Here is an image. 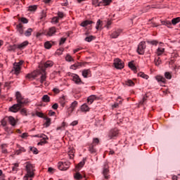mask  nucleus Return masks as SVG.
Segmentation results:
<instances>
[{
	"label": "nucleus",
	"mask_w": 180,
	"mask_h": 180,
	"mask_svg": "<svg viewBox=\"0 0 180 180\" xmlns=\"http://www.w3.org/2000/svg\"><path fill=\"white\" fill-rule=\"evenodd\" d=\"M101 27H102V20H98V21L96 22V29L97 30H99V29H101Z\"/></svg>",
	"instance_id": "50"
},
{
	"label": "nucleus",
	"mask_w": 180,
	"mask_h": 180,
	"mask_svg": "<svg viewBox=\"0 0 180 180\" xmlns=\"http://www.w3.org/2000/svg\"><path fill=\"white\" fill-rule=\"evenodd\" d=\"M20 20L22 23H29V20L26 18H21Z\"/></svg>",
	"instance_id": "63"
},
{
	"label": "nucleus",
	"mask_w": 180,
	"mask_h": 180,
	"mask_svg": "<svg viewBox=\"0 0 180 180\" xmlns=\"http://www.w3.org/2000/svg\"><path fill=\"white\" fill-rule=\"evenodd\" d=\"M125 85H127V86H134L135 84L131 79H128L125 82Z\"/></svg>",
	"instance_id": "45"
},
{
	"label": "nucleus",
	"mask_w": 180,
	"mask_h": 180,
	"mask_svg": "<svg viewBox=\"0 0 180 180\" xmlns=\"http://www.w3.org/2000/svg\"><path fill=\"white\" fill-rule=\"evenodd\" d=\"M78 106V101H73L71 104L70 108H71L72 109H73V110H75V108H77Z\"/></svg>",
	"instance_id": "44"
},
{
	"label": "nucleus",
	"mask_w": 180,
	"mask_h": 180,
	"mask_svg": "<svg viewBox=\"0 0 180 180\" xmlns=\"http://www.w3.org/2000/svg\"><path fill=\"white\" fill-rule=\"evenodd\" d=\"M65 126H67V123L65 122H63L60 127H58L56 130H63L65 129Z\"/></svg>",
	"instance_id": "51"
},
{
	"label": "nucleus",
	"mask_w": 180,
	"mask_h": 180,
	"mask_svg": "<svg viewBox=\"0 0 180 180\" xmlns=\"http://www.w3.org/2000/svg\"><path fill=\"white\" fill-rule=\"evenodd\" d=\"M165 78L166 79H171L172 78V74H171L169 72H166L165 73Z\"/></svg>",
	"instance_id": "47"
},
{
	"label": "nucleus",
	"mask_w": 180,
	"mask_h": 180,
	"mask_svg": "<svg viewBox=\"0 0 180 180\" xmlns=\"http://www.w3.org/2000/svg\"><path fill=\"white\" fill-rule=\"evenodd\" d=\"M114 67L117 70H123L124 68V62L120 58H115L114 60Z\"/></svg>",
	"instance_id": "5"
},
{
	"label": "nucleus",
	"mask_w": 180,
	"mask_h": 180,
	"mask_svg": "<svg viewBox=\"0 0 180 180\" xmlns=\"http://www.w3.org/2000/svg\"><path fill=\"white\" fill-rule=\"evenodd\" d=\"M59 103L62 108L65 106V103H67V100H65V96H63L59 98Z\"/></svg>",
	"instance_id": "26"
},
{
	"label": "nucleus",
	"mask_w": 180,
	"mask_h": 180,
	"mask_svg": "<svg viewBox=\"0 0 180 180\" xmlns=\"http://www.w3.org/2000/svg\"><path fill=\"white\" fill-rule=\"evenodd\" d=\"M37 11V5L28 6V12H36Z\"/></svg>",
	"instance_id": "38"
},
{
	"label": "nucleus",
	"mask_w": 180,
	"mask_h": 180,
	"mask_svg": "<svg viewBox=\"0 0 180 180\" xmlns=\"http://www.w3.org/2000/svg\"><path fill=\"white\" fill-rule=\"evenodd\" d=\"M59 20H60V19L58 18V17H53L52 18V22L53 23H58Z\"/></svg>",
	"instance_id": "62"
},
{
	"label": "nucleus",
	"mask_w": 180,
	"mask_h": 180,
	"mask_svg": "<svg viewBox=\"0 0 180 180\" xmlns=\"http://www.w3.org/2000/svg\"><path fill=\"white\" fill-rule=\"evenodd\" d=\"M99 143H100L99 139L94 138L93 141H92V143H91V144L93 145V146H96L99 144Z\"/></svg>",
	"instance_id": "46"
},
{
	"label": "nucleus",
	"mask_w": 180,
	"mask_h": 180,
	"mask_svg": "<svg viewBox=\"0 0 180 180\" xmlns=\"http://www.w3.org/2000/svg\"><path fill=\"white\" fill-rule=\"evenodd\" d=\"M79 67H82V63L77 62L70 66V70H77V68H79Z\"/></svg>",
	"instance_id": "30"
},
{
	"label": "nucleus",
	"mask_w": 180,
	"mask_h": 180,
	"mask_svg": "<svg viewBox=\"0 0 180 180\" xmlns=\"http://www.w3.org/2000/svg\"><path fill=\"white\" fill-rule=\"evenodd\" d=\"M94 145H92L91 143L89 146V151L90 154H96V148Z\"/></svg>",
	"instance_id": "29"
},
{
	"label": "nucleus",
	"mask_w": 180,
	"mask_h": 180,
	"mask_svg": "<svg viewBox=\"0 0 180 180\" xmlns=\"http://www.w3.org/2000/svg\"><path fill=\"white\" fill-rule=\"evenodd\" d=\"M44 47L46 50H50V49L53 47V44H51V41H47L44 43Z\"/></svg>",
	"instance_id": "41"
},
{
	"label": "nucleus",
	"mask_w": 180,
	"mask_h": 180,
	"mask_svg": "<svg viewBox=\"0 0 180 180\" xmlns=\"http://www.w3.org/2000/svg\"><path fill=\"white\" fill-rule=\"evenodd\" d=\"M155 65H160L161 64V59L160 58H155Z\"/></svg>",
	"instance_id": "59"
},
{
	"label": "nucleus",
	"mask_w": 180,
	"mask_h": 180,
	"mask_svg": "<svg viewBox=\"0 0 180 180\" xmlns=\"http://www.w3.org/2000/svg\"><path fill=\"white\" fill-rule=\"evenodd\" d=\"M16 29L20 34H24L25 30H23V25L22 23H19L18 25H17Z\"/></svg>",
	"instance_id": "24"
},
{
	"label": "nucleus",
	"mask_w": 180,
	"mask_h": 180,
	"mask_svg": "<svg viewBox=\"0 0 180 180\" xmlns=\"http://www.w3.org/2000/svg\"><path fill=\"white\" fill-rule=\"evenodd\" d=\"M58 19H63V18H64V16H65V15L64 14V13L61 12V11H58Z\"/></svg>",
	"instance_id": "55"
},
{
	"label": "nucleus",
	"mask_w": 180,
	"mask_h": 180,
	"mask_svg": "<svg viewBox=\"0 0 180 180\" xmlns=\"http://www.w3.org/2000/svg\"><path fill=\"white\" fill-rule=\"evenodd\" d=\"M162 25H165V26H167L169 29H172V22L169 20L162 21Z\"/></svg>",
	"instance_id": "33"
},
{
	"label": "nucleus",
	"mask_w": 180,
	"mask_h": 180,
	"mask_svg": "<svg viewBox=\"0 0 180 180\" xmlns=\"http://www.w3.org/2000/svg\"><path fill=\"white\" fill-rule=\"evenodd\" d=\"M122 30L120 29L116 30L115 31H113L110 34V39H117L122 33Z\"/></svg>",
	"instance_id": "13"
},
{
	"label": "nucleus",
	"mask_w": 180,
	"mask_h": 180,
	"mask_svg": "<svg viewBox=\"0 0 180 180\" xmlns=\"http://www.w3.org/2000/svg\"><path fill=\"white\" fill-rule=\"evenodd\" d=\"M45 127H49L51 124V119L46 117V122L44 123Z\"/></svg>",
	"instance_id": "48"
},
{
	"label": "nucleus",
	"mask_w": 180,
	"mask_h": 180,
	"mask_svg": "<svg viewBox=\"0 0 180 180\" xmlns=\"http://www.w3.org/2000/svg\"><path fill=\"white\" fill-rule=\"evenodd\" d=\"M86 175L85 173H80L79 172L74 174V179L76 180H81L83 179V178H85Z\"/></svg>",
	"instance_id": "17"
},
{
	"label": "nucleus",
	"mask_w": 180,
	"mask_h": 180,
	"mask_svg": "<svg viewBox=\"0 0 180 180\" xmlns=\"http://www.w3.org/2000/svg\"><path fill=\"white\" fill-rule=\"evenodd\" d=\"M6 119H7L9 124H11V126H13V127H15V126L18 124V119H15L12 116L6 117Z\"/></svg>",
	"instance_id": "12"
},
{
	"label": "nucleus",
	"mask_w": 180,
	"mask_h": 180,
	"mask_svg": "<svg viewBox=\"0 0 180 180\" xmlns=\"http://www.w3.org/2000/svg\"><path fill=\"white\" fill-rule=\"evenodd\" d=\"M71 163L70 162H59L58 163V168L60 171H67L70 168Z\"/></svg>",
	"instance_id": "6"
},
{
	"label": "nucleus",
	"mask_w": 180,
	"mask_h": 180,
	"mask_svg": "<svg viewBox=\"0 0 180 180\" xmlns=\"http://www.w3.org/2000/svg\"><path fill=\"white\" fill-rule=\"evenodd\" d=\"M138 77H141V78H143V79H148L150 77L148 75H146L143 72H140L138 73Z\"/></svg>",
	"instance_id": "39"
},
{
	"label": "nucleus",
	"mask_w": 180,
	"mask_h": 180,
	"mask_svg": "<svg viewBox=\"0 0 180 180\" xmlns=\"http://www.w3.org/2000/svg\"><path fill=\"white\" fill-rule=\"evenodd\" d=\"M53 65H54V62L52 60H47L44 65L45 68H50L53 67Z\"/></svg>",
	"instance_id": "31"
},
{
	"label": "nucleus",
	"mask_w": 180,
	"mask_h": 180,
	"mask_svg": "<svg viewBox=\"0 0 180 180\" xmlns=\"http://www.w3.org/2000/svg\"><path fill=\"white\" fill-rule=\"evenodd\" d=\"M146 47V41H141L138 45L137 53L140 56H143V54H144L145 53Z\"/></svg>",
	"instance_id": "8"
},
{
	"label": "nucleus",
	"mask_w": 180,
	"mask_h": 180,
	"mask_svg": "<svg viewBox=\"0 0 180 180\" xmlns=\"http://www.w3.org/2000/svg\"><path fill=\"white\" fill-rule=\"evenodd\" d=\"M65 41H67V38L62 37L59 42L60 46H61L62 44H64V43H65Z\"/></svg>",
	"instance_id": "60"
},
{
	"label": "nucleus",
	"mask_w": 180,
	"mask_h": 180,
	"mask_svg": "<svg viewBox=\"0 0 180 180\" xmlns=\"http://www.w3.org/2000/svg\"><path fill=\"white\" fill-rule=\"evenodd\" d=\"M1 148L2 154H8V144H1Z\"/></svg>",
	"instance_id": "27"
},
{
	"label": "nucleus",
	"mask_w": 180,
	"mask_h": 180,
	"mask_svg": "<svg viewBox=\"0 0 180 180\" xmlns=\"http://www.w3.org/2000/svg\"><path fill=\"white\" fill-rule=\"evenodd\" d=\"M53 94H58L60 93V89L53 88Z\"/></svg>",
	"instance_id": "64"
},
{
	"label": "nucleus",
	"mask_w": 180,
	"mask_h": 180,
	"mask_svg": "<svg viewBox=\"0 0 180 180\" xmlns=\"http://www.w3.org/2000/svg\"><path fill=\"white\" fill-rule=\"evenodd\" d=\"M63 53H64V49H57L56 53L57 54V56H61L63 54Z\"/></svg>",
	"instance_id": "56"
},
{
	"label": "nucleus",
	"mask_w": 180,
	"mask_h": 180,
	"mask_svg": "<svg viewBox=\"0 0 180 180\" xmlns=\"http://www.w3.org/2000/svg\"><path fill=\"white\" fill-rule=\"evenodd\" d=\"M30 151H32L33 154H39V150L34 147H30Z\"/></svg>",
	"instance_id": "58"
},
{
	"label": "nucleus",
	"mask_w": 180,
	"mask_h": 180,
	"mask_svg": "<svg viewBox=\"0 0 180 180\" xmlns=\"http://www.w3.org/2000/svg\"><path fill=\"white\" fill-rule=\"evenodd\" d=\"M27 46H29V41H25L20 44H17L18 50H23V49L27 47Z\"/></svg>",
	"instance_id": "19"
},
{
	"label": "nucleus",
	"mask_w": 180,
	"mask_h": 180,
	"mask_svg": "<svg viewBox=\"0 0 180 180\" xmlns=\"http://www.w3.org/2000/svg\"><path fill=\"white\" fill-rule=\"evenodd\" d=\"M80 110L81 112H84V113H86V112H89V110H91V108L88 106V104L84 103L83 105H81Z\"/></svg>",
	"instance_id": "18"
},
{
	"label": "nucleus",
	"mask_w": 180,
	"mask_h": 180,
	"mask_svg": "<svg viewBox=\"0 0 180 180\" xmlns=\"http://www.w3.org/2000/svg\"><path fill=\"white\" fill-rule=\"evenodd\" d=\"M69 77H72L73 82L77 85H81V84H84L81 77L77 74L69 73Z\"/></svg>",
	"instance_id": "7"
},
{
	"label": "nucleus",
	"mask_w": 180,
	"mask_h": 180,
	"mask_svg": "<svg viewBox=\"0 0 180 180\" xmlns=\"http://www.w3.org/2000/svg\"><path fill=\"white\" fill-rule=\"evenodd\" d=\"M18 168H19V163H14L13 166L12 167V171L16 172L18 171Z\"/></svg>",
	"instance_id": "53"
},
{
	"label": "nucleus",
	"mask_w": 180,
	"mask_h": 180,
	"mask_svg": "<svg viewBox=\"0 0 180 180\" xmlns=\"http://www.w3.org/2000/svg\"><path fill=\"white\" fill-rule=\"evenodd\" d=\"M164 53H165V48H158L156 51V54L157 56H162V54H164Z\"/></svg>",
	"instance_id": "32"
},
{
	"label": "nucleus",
	"mask_w": 180,
	"mask_h": 180,
	"mask_svg": "<svg viewBox=\"0 0 180 180\" xmlns=\"http://www.w3.org/2000/svg\"><path fill=\"white\" fill-rule=\"evenodd\" d=\"M91 4L95 8L102 6V1L99 2V0H91Z\"/></svg>",
	"instance_id": "28"
},
{
	"label": "nucleus",
	"mask_w": 180,
	"mask_h": 180,
	"mask_svg": "<svg viewBox=\"0 0 180 180\" xmlns=\"http://www.w3.org/2000/svg\"><path fill=\"white\" fill-rule=\"evenodd\" d=\"M41 101H42V102H44L45 103H49V102H50L51 99H50V97L49 96V95L45 94L42 96Z\"/></svg>",
	"instance_id": "36"
},
{
	"label": "nucleus",
	"mask_w": 180,
	"mask_h": 180,
	"mask_svg": "<svg viewBox=\"0 0 180 180\" xmlns=\"http://www.w3.org/2000/svg\"><path fill=\"white\" fill-rule=\"evenodd\" d=\"M155 79L160 83L161 86H165V84H167V79H165V77L161 75H156Z\"/></svg>",
	"instance_id": "10"
},
{
	"label": "nucleus",
	"mask_w": 180,
	"mask_h": 180,
	"mask_svg": "<svg viewBox=\"0 0 180 180\" xmlns=\"http://www.w3.org/2000/svg\"><path fill=\"white\" fill-rule=\"evenodd\" d=\"M32 33H33V29L28 28L25 32L24 34L26 37H30L32 36Z\"/></svg>",
	"instance_id": "34"
},
{
	"label": "nucleus",
	"mask_w": 180,
	"mask_h": 180,
	"mask_svg": "<svg viewBox=\"0 0 180 180\" xmlns=\"http://www.w3.org/2000/svg\"><path fill=\"white\" fill-rule=\"evenodd\" d=\"M109 163L105 162L103 165V175L105 178V179H109L110 178V175H109Z\"/></svg>",
	"instance_id": "9"
},
{
	"label": "nucleus",
	"mask_w": 180,
	"mask_h": 180,
	"mask_svg": "<svg viewBox=\"0 0 180 180\" xmlns=\"http://www.w3.org/2000/svg\"><path fill=\"white\" fill-rule=\"evenodd\" d=\"M96 99H98V96L91 95L87 98V103H89V105H92L94 101H96Z\"/></svg>",
	"instance_id": "20"
},
{
	"label": "nucleus",
	"mask_w": 180,
	"mask_h": 180,
	"mask_svg": "<svg viewBox=\"0 0 180 180\" xmlns=\"http://www.w3.org/2000/svg\"><path fill=\"white\" fill-rule=\"evenodd\" d=\"M17 148H18L15 151V155H20L22 153H26V149L22 146H20L19 144H17Z\"/></svg>",
	"instance_id": "16"
},
{
	"label": "nucleus",
	"mask_w": 180,
	"mask_h": 180,
	"mask_svg": "<svg viewBox=\"0 0 180 180\" xmlns=\"http://www.w3.org/2000/svg\"><path fill=\"white\" fill-rule=\"evenodd\" d=\"M25 172L26 174L22 178V180H33L36 174V167L30 162H25Z\"/></svg>",
	"instance_id": "1"
},
{
	"label": "nucleus",
	"mask_w": 180,
	"mask_h": 180,
	"mask_svg": "<svg viewBox=\"0 0 180 180\" xmlns=\"http://www.w3.org/2000/svg\"><path fill=\"white\" fill-rule=\"evenodd\" d=\"M95 39H96V37L94 35H91V36L86 37L84 40L88 43H91V41H92V40H95Z\"/></svg>",
	"instance_id": "42"
},
{
	"label": "nucleus",
	"mask_w": 180,
	"mask_h": 180,
	"mask_svg": "<svg viewBox=\"0 0 180 180\" xmlns=\"http://www.w3.org/2000/svg\"><path fill=\"white\" fill-rule=\"evenodd\" d=\"M65 60V61H68V63H71L74 61V58H72L70 53H67Z\"/></svg>",
	"instance_id": "40"
},
{
	"label": "nucleus",
	"mask_w": 180,
	"mask_h": 180,
	"mask_svg": "<svg viewBox=\"0 0 180 180\" xmlns=\"http://www.w3.org/2000/svg\"><path fill=\"white\" fill-rule=\"evenodd\" d=\"M23 63H25V61L20 60L18 63L15 62L13 63L14 74L15 75H19V74H20V70H22V65H23Z\"/></svg>",
	"instance_id": "4"
},
{
	"label": "nucleus",
	"mask_w": 180,
	"mask_h": 180,
	"mask_svg": "<svg viewBox=\"0 0 180 180\" xmlns=\"http://www.w3.org/2000/svg\"><path fill=\"white\" fill-rule=\"evenodd\" d=\"M179 22H180V17L173 18L172 20V25H173V26H175L176 25H177V23H179Z\"/></svg>",
	"instance_id": "43"
},
{
	"label": "nucleus",
	"mask_w": 180,
	"mask_h": 180,
	"mask_svg": "<svg viewBox=\"0 0 180 180\" xmlns=\"http://www.w3.org/2000/svg\"><path fill=\"white\" fill-rule=\"evenodd\" d=\"M111 2H113V0H102L101 5L103 6H109Z\"/></svg>",
	"instance_id": "37"
},
{
	"label": "nucleus",
	"mask_w": 180,
	"mask_h": 180,
	"mask_svg": "<svg viewBox=\"0 0 180 180\" xmlns=\"http://www.w3.org/2000/svg\"><path fill=\"white\" fill-rule=\"evenodd\" d=\"M18 49V44L11 45L8 47L10 51H15Z\"/></svg>",
	"instance_id": "49"
},
{
	"label": "nucleus",
	"mask_w": 180,
	"mask_h": 180,
	"mask_svg": "<svg viewBox=\"0 0 180 180\" xmlns=\"http://www.w3.org/2000/svg\"><path fill=\"white\" fill-rule=\"evenodd\" d=\"M36 77H37V75H36L35 72H32V73H29L27 74L25 77L27 79H34V78H36Z\"/></svg>",
	"instance_id": "35"
},
{
	"label": "nucleus",
	"mask_w": 180,
	"mask_h": 180,
	"mask_svg": "<svg viewBox=\"0 0 180 180\" xmlns=\"http://www.w3.org/2000/svg\"><path fill=\"white\" fill-rule=\"evenodd\" d=\"M40 74H41V79H40V82L41 84H43V82H44V81H46L47 76L46 74V69H42L39 71Z\"/></svg>",
	"instance_id": "15"
},
{
	"label": "nucleus",
	"mask_w": 180,
	"mask_h": 180,
	"mask_svg": "<svg viewBox=\"0 0 180 180\" xmlns=\"http://www.w3.org/2000/svg\"><path fill=\"white\" fill-rule=\"evenodd\" d=\"M147 43H148V44H152V46H157V44H158V41L157 40L147 41Z\"/></svg>",
	"instance_id": "54"
},
{
	"label": "nucleus",
	"mask_w": 180,
	"mask_h": 180,
	"mask_svg": "<svg viewBox=\"0 0 180 180\" xmlns=\"http://www.w3.org/2000/svg\"><path fill=\"white\" fill-rule=\"evenodd\" d=\"M20 112L22 116H27V110L26 108L21 109Z\"/></svg>",
	"instance_id": "52"
},
{
	"label": "nucleus",
	"mask_w": 180,
	"mask_h": 180,
	"mask_svg": "<svg viewBox=\"0 0 180 180\" xmlns=\"http://www.w3.org/2000/svg\"><path fill=\"white\" fill-rule=\"evenodd\" d=\"M20 109H22V107L17 103L11 106L8 108V112H12V113H18Z\"/></svg>",
	"instance_id": "11"
},
{
	"label": "nucleus",
	"mask_w": 180,
	"mask_h": 180,
	"mask_svg": "<svg viewBox=\"0 0 180 180\" xmlns=\"http://www.w3.org/2000/svg\"><path fill=\"white\" fill-rule=\"evenodd\" d=\"M128 67L130 68V70L134 71V72L135 74L137 72V68L136 67V65H134V60H132V61H131L128 63Z\"/></svg>",
	"instance_id": "22"
},
{
	"label": "nucleus",
	"mask_w": 180,
	"mask_h": 180,
	"mask_svg": "<svg viewBox=\"0 0 180 180\" xmlns=\"http://www.w3.org/2000/svg\"><path fill=\"white\" fill-rule=\"evenodd\" d=\"M40 142L37 143V146H43V144H46L47 143V140H49V137L47 136L44 135L43 137L41 138Z\"/></svg>",
	"instance_id": "23"
},
{
	"label": "nucleus",
	"mask_w": 180,
	"mask_h": 180,
	"mask_svg": "<svg viewBox=\"0 0 180 180\" xmlns=\"http://www.w3.org/2000/svg\"><path fill=\"white\" fill-rule=\"evenodd\" d=\"M119 136H120V129L117 128L111 129L108 134V140H112V139L119 137Z\"/></svg>",
	"instance_id": "3"
},
{
	"label": "nucleus",
	"mask_w": 180,
	"mask_h": 180,
	"mask_svg": "<svg viewBox=\"0 0 180 180\" xmlns=\"http://www.w3.org/2000/svg\"><path fill=\"white\" fill-rule=\"evenodd\" d=\"M92 23H94V21L86 20L82 22L80 24V26H82V27H86V26H89V25H92Z\"/></svg>",
	"instance_id": "25"
},
{
	"label": "nucleus",
	"mask_w": 180,
	"mask_h": 180,
	"mask_svg": "<svg viewBox=\"0 0 180 180\" xmlns=\"http://www.w3.org/2000/svg\"><path fill=\"white\" fill-rule=\"evenodd\" d=\"M15 99L17 101V104L19 105L21 108H23V106H26L28 103H30V101L29 98H25L23 96H22V94H20V91H16L15 93Z\"/></svg>",
	"instance_id": "2"
},
{
	"label": "nucleus",
	"mask_w": 180,
	"mask_h": 180,
	"mask_svg": "<svg viewBox=\"0 0 180 180\" xmlns=\"http://www.w3.org/2000/svg\"><path fill=\"white\" fill-rule=\"evenodd\" d=\"M85 165V162H80L76 167V168H82Z\"/></svg>",
	"instance_id": "61"
},
{
	"label": "nucleus",
	"mask_w": 180,
	"mask_h": 180,
	"mask_svg": "<svg viewBox=\"0 0 180 180\" xmlns=\"http://www.w3.org/2000/svg\"><path fill=\"white\" fill-rule=\"evenodd\" d=\"M56 32H57V30L56 29V27H51L48 30L46 35L49 36V37H51V36H54V34H56Z\"/></svg>",
	"instance_id": "14"
},
{
	"label": "nucleus",
	"mask_w": 180,
	"mask_h": 180,
	"mask_svg": "<svg viewBox=\"0 0 180 180\" xmlns=\"http://www.w3.org/2000/svg\"><path fill=\"white\" fill-rule=\"evenodd\" d=\"M82 74L84 78H88V77H91L92 75L91 70L89 69L82 70Z\"/></svg>",
	"instance_id": "21"
},
{
	"label": "nucleus",
	"mask_w": 180,
	"mask_h": 180,
	"mask_svg": "<svg viewBox=\"0 0 180 180\" xmlns=\"http://www.w3.org/2000/svg\"><path fill=\"white\" fill-rule=\"evenodd\" d=\"M72 112H74V110L71 107H69L67 110L68 116L72 115Z\"/></svg>",
	"instance_id": "57"
}]
</instances>
